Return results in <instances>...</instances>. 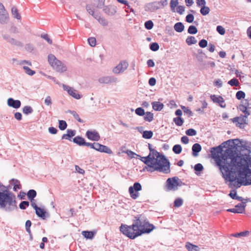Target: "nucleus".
<instances>
[{
    "label": "nucleus",
    "instance_id": "4468645a",
    "mask_svg": "<svg viewBox=\"0 0 251 251\" xmlns=\"http://www.w3.org/2000/svg\"><path fill=\"white\" fill-rule=\"evenodd\" d=\"M87 137L92 141H98L100 139V136L98 132L96 131L88 130L86 132Z\"/></svg>",
    "mask_w": 251,
    "mask_h": 251
},
{
    "label": "nucleus",
    "instance_id": "49530a36",
    "mask_svg": "<svg viewBox=\"0 0 251 251\" xmlns=\"http://www.w3.org/2000/svg\"><path fill=\"white\" fill-rule=\"evenodd\" d=\"M135 113L139 116H143L145 114V111L142 108L138 107L136 109Z\"/></svg>",
    "mask_w": 251,
    "mask_h": 251
},
{
    "label": "nucleus",
    "instance_id": "4be33fe9",
    "mask_svg": "<svg viewBox=\"0 0 251 251\" xmlns=\"http://www.w3.org/2000/svg\"><path fill=\"white\" fill-rule=\"evenodd\" d=\"M75 135V132L74 130H68L67 133L64 134L62 136V139H68L71 140L70 138L72 137H73Z\"/></svg>",
    "mask_w": 251,
    "mask_h": 251
},
{
    "label": "nucleus",
    "instance_id": "09e8293b",
    "mask_svg": "<svg viewBox=\"0 0 251 251\" xmlns=\"http://www.w3.org/2000/svg\"><path fill=\"white\" fill-rule=\"evenodd\" d=\"M217 31L218 32V33L223 35H224L225 34V28L221 25H218L217 26Z\"/></svg>",
    "mask_w": 251,
    "mask_h": 251
},
{
    "label": "nucleus",
    "instance_id": "6ab92c4d",
    "mask_svg": "<svg viewBox=\"0 0 251 251\" xmlns=\"http://www.w3.org/2000/svg\"><path fill=\"white\" fill-rule=\"evenodd\" d=\"M35 212L36 214L38 217L41 218L44 220L46 218V212L45 211L44 209L39 207L35 210Z\"/></svg>",
    "mask_w": 251,
    "mask_h": 251
},
{
    "label": "nucleus",
    "instance_id": "f704fd0d",
    "mask_svg": "<svg viewBox=\"0 0 251 251\" xmlns=\"http://www.w3.org/2000/svg\"><path fill=\"white\" fill-rule=\"evenodd\" d=\"M200 12L202 15L204 16L208 14L209 13L210 9L207 6H202Z\"/></svg>",
    "mask_w": 251,
    "mask_h": 251
},
{
    "label": "nucleus",
    "instance_id": "f257e3e1",
    "mask_svg": "<svg viewBox=\"0 0 251 251\" xmlns=\"http://www.w3.org/2000/svg\"><path fill=\"white\" fill-rule=\"evenodd\" d=\"M247 157L237 158L238 165L233 163L226 164V161L216 159V162L220 167L223 177L230 182V187L239 188L241 185L251 184V171L248 168Z\"/></svg>",
    "mask_w": 251,
    "mask_h": 251
},
{
    "label": "nucleus",
    "instance_id": "2eb2a0df",
    "mask_svg": "<svg viewBox=\"0 0 251 251\" xmlns=\"http://www.w3.org/2000/svg\"><path fill=\"white\" fill-rule=\"evenodd\" d=\"M64 89L67 91L69 95L76 99H79L81 98L80 95L77 93L76 90L74 89L69 86H64Z\"/></svg>",
    "mask_w": 251,
    "mask_h": 251
},
{
    "label": "nucleus",
    "instance_id": "bb28decb",
    "mask_svg": "<svg viewBox=\"0 0 251 251\" xmlns=\"http://www.w3.org/2000/svg\"><path fill=\"white\" fill-rule=\"evenodd\" d=\"M11 11H12V15L13 16V17L15 18H16L18 20L21 19V15L19 13L18 10L17 9V8L16 7H12V9H11Z\"/></svg>",
    "mask_w": 251,
    "mask_h": 251
},
{
    "label": "nucleus",
    "instance_id": "b1692460",
    "mask_svg": "<svg viewBox=\"0 0 251 251\" xmlns=\"http://www.w3.org/2000/svg\"><path fill=\"white\" fill-rule=\"evenodd\" d=\"M201 150V146L198 143L194 144L192 146V151L193 155H197V153L200 152Z\"/></svg>",
    "mask_w": 251,
    "mask_h": 251
},
{
    "label": "nucleus",
    "instance_id": "37998d69",
    "mask_svg": "<svg viewBox=\"0 0 251 251\" xmlns=\"http://www.w3.org/2000/svg\"><path fill=\"white\" fill-rule=\"evenodd\" d=\"M23 68L25 73L30 75H32L35 74V72L30 69L28 67L24 66Z\"/></svg>",
    "mask_w": 251,
    "mask_h": 251
},
{
    "label": "nucleus",
    "instance_id": "423d86ee",
    "mask_svg": "<svg viewBox=\"0 0 251 251\" xmlns=\"http://www.w3.org/2000/svg\"><path fill=\"white\" fill-rule=\"evenodd\" d=\"M48 62L51 67L59 73L67 71V67L60 60H58L53 54L48 55Z\"/></svg>",
    "mask_w": 251,
    "mask_h": 251
},
{
    "label": "nucleus",
    "instance_id": "79ce46f5",
    "mask_svg": "<svg viewBox=\"0 0 251 251\" xmlns=\"http://www.w3.org/2000/svg\"><path fill=\"white\" fill-rule=\"evenodd\" d=\"M185 133L186 135L188 136H195L197 134V131L193 128H189L187 129Z\"/></svg>",
    "mask_w": 251,
    "mask_h": 251
},
{
    "label": "nucleus",
    "instance_id": "680f3d73",
    "mask_svg": "<svg viewBox=\"0 0 251 251\" xmlns=\"http://www.w3.org/2000/svg\"><path fill=\"white\" fill-rule=\"evenodd\" d=\"M110 9H111V7L107 6L105 8V9L104 10L105 11V12L107 13L108 14H112L116 12V10L114 8H112V11H111L110 12Z\"/></svg>",
    "mask_w": 251,
    "mask_h": 251
},
{
    "label": "nucleus",
    "instance_id": "5701e85b",
    "mask_svg": "<svg viewBox=\"0 0 251 251\" xmlns=\"http://www.w3.org/2000/svg\"><path fill=\"white\" fill-rule=\"evenodd\" d=\"M11 181L13 182V190L14 191H17L18 190L21 189L22 186L19 180L13 178L11 180Z\"/></svg>",
    "mask_w": 251,
    "mask_h": 251
},
{
    "label": "nucleus",
    "instance_id": "864d4df0",
    "mask_svg": "<svg viewBox=\"0 0 251 251\" xmlns=\"http://www.w3.org/2000/svg\"><path fill=\"white\" fill-rule=\"evenodd\" d=\"M71 113L73 116L74 117V118L78 121L79 123H82L83 121L81 120V119L79 118V115L75 111H73L71 112Z\"/></svg>",
    "mask_w": 251,
    "mask_h": 251
},
{
    "label": "nucleus",
    "instance_id": "20e7f679",
    "mask_svg": "<svg viewBox=\"0 0 251 251\" xmlns=\"http://www.w3.org/2000/svg\"><path fill=\"white\" fill-rule=\"evenodd\" d=\"M0 207L8 211L17 208L16 196L2 184H0Z\"/></svg>",
    "mask_w": 251,
    "mask_h": 251
},
{
    "label": "nucleus",
    "instance_id": "4c0bfd02",
    "mask_svg": "<svg viewBox=\"0 0 251 251\" xmlns=\"http://www.w3.org/2000/svg\"><path fill=\"white\" fill-rule=\"evenodd\" d=\"M23 112L25 114H28L33 112L32 108L30 106H25L23 108Z\"/></svg>",
    "mask_w": 251,
    "mask_h": 251
},
{
    "label": "nucleus",
    "instance_id": "473e14b6",
    "mask_svg": "<svg viewBox=\"0 0 251 251\" xmlns=\"http://www.w3.org/2000/svg\"><path fill=\"white\" fill-rule=\"evenodd\" d=\"M240 110L242 112L245 113V115L244 116H246L247 118L250 115L249 111L247 109V107L245 105H241L240 106Z\"/></svg>",
    "mask_w": 251,
    "mask_h": 251
},
{
    "label": "nucleus",
    "instance_id": "393cba45",
    "mask_svg": "<svg viewBox=\"0 0 251 251\" xmlns=\"http://www.w3.org/2000/svg\"><path fill=\"white\" fill-rule=\"evenodd\" d=\"M73 141L79 146H83L85 144L84 139L80 136L75 137L73 139Z\"/></svg>",
    "mask_w": 251,
    "mask_h": 251
},
{
    "label": "nucleus",
    "instance_id": "2f4dec72",
    "mask_svg": "<svg viewBox=\"0 0 251 251\" xmlns=\"http://www.w3.org/2000/svg\"><path fill=\"white\" fill-rule=\"evenodd\" d=\"M82 234L86 238L92 239L94 236L92 231H83Z\"/></svg>",
    "mask_w": 251,
    "mask_h": 251
},
{
    "label": "nucleus",
    "instance_id": "dca6fc26",
    "mask_svg": "<svg viewBox=\"0 0 251 251\" xmlns=\"http://www.w3.org/2000/svg\"><path fill=\"white\" fill-rule=\"evenodd\" d=\"M7 104L10 107L17 109L21 106V102L19 100H15L12 98H9L7 100Z\"/></svg>",
    "mask_w": 251,
    "mask_h": 251
},
{
    "label": "nucleus",
    "instance_id": "c756f323",
    "mask_svg": "<svg viewBox=\"0 0 251 251\" xmlns=\"http://www.w3.org/2000/svg\"><path fill=\"white\" fill-rule=\"evenodd\" d=\"M153 136V132L151 130H146L143 133L142 136L145 139H151Z\"/></svg>",
    "mask_w": 251,
    "mask_h": 251
},
{
    "label": "nucleus",
    "instance_id": "39448f33",
    "mask_svg": "<svg viewBox=\"0 0 251 251\" xmlns=\"http://www.w3.org/2000/svg\"><path fill=\"white\" fill-rule=\"evenodd\" d=\"M221 155L219 156L216 159L222 160L226 161V164L233 163L238 165L240 161H237V158L238 157L242 158L245 156L247 157V163L248 168L251 167V156L248 154H242L241 153H237L233 148H226L225 150H222L221 152Z\"/></svg>",
    "mask_w": 251,
    "mask_h": 251
},
{
    "label": "nucleus",
    "instance_id": "9b49d317",
    "mask_svg": "<svg viewBox=\"0 0 251 251\" xmlns=\"http://www.w3.org/2000/svg\"><path fill=\"white\" fill-rule=\"evenodd\" d=\"M8 18V14L4 8V6L0 3V22L5 23Z\"/></svg>",
    "mask_w": 251,
    "mask_h": 251
},
{
    "label": "nucleus",
    "instance_id": "f3484780",
    "mask_svg": "<svg viewBox=\"0 0 251 251\" xmlns=\"http://www.w3.org/2000/svg\"><path fill=\"white\" fill-rule=\"evenodd\" d=\"M116 78H113L110 76H103L99 79V81L101 83L109 84L112 82H116Z\"/></svg>",
    "mask_w": 251,
    "mask_h": 251
},
{
    "label": "nucleus",
    "instance_id": "ddd939ff",
    "mask_svg": "<svg viewBox=\"0 0 251 251\" xmlns=\"http://www.w3.org/2000/svg\"><path fill=\"white\" fill-rule=\"evenodd\" d=\"M210 98L214 102L218 103L221 107H226V104L224 99L221 96L214 95H211Z\"/></svg>",
    "mask_w": 251,
    "mask_h": 251
},
{
    "label": "nucleus",
    "instance_id": "bf43d9fd",
    "mask_svg": "<svg viewBox=\"0 0 251 251\" xmlns=\"http://www.w3.org/2000/svg\"><path fill=\"white\" fill-rule=\"evenodd\" d=\"M41 37L46 40L50 44H52V40L50 38L49 35L47 34L42 35Z\"/></svg>",
    "mask_w": 251,
    "mask_h": 251
},
{
    "label": "nucleus",
    "instance_id": "58836bf2",
    "mask_svg": "<svg viewBox=\"0 0 251 251\" xmlns=\"http://www.w3.org/2000/svg\"><path fill=\"white\" fill-rule=\"evenodd\" d=\"M183 204V200L181 198H177L174 201V206L176 207H179Z\"/></svg>",
    "mask_w": 251,
    "mask_h": 251
},
{
    "label": "nucleus",
    "instance_id": "aec40b11",
    "mask_svg": "<svg viewBox=\"0 0 251 251\" xmlns=\"http://www.w3.org/2000/svg\"><path fill=\"white\" fill-rule=\"evenodd\" d=\"M185 246L188 251H199L200 250L198 246L189 242L186 243Z\"/></svg>",
    "mask_w": 251,
    "mask_h": 251
},
{
    "label": "nucleus",
    "instance_id": "c03bdc74",
    "mask_svg": "<svg viewBox=\"0 0 251 251\" xmlns=\"http://www.w3.org/2000/svg\"><path fill=\"white\" fill-rule=\"evenodd\" d=\"M178 4V0H171L170 7L172 11H175V8Z\"/></svg>",
    "mask_w": 251,
    "mask_h": 251
},
{
    "label": "nucleus",
    "instance_id": "f8f14e48",
    "mask_svg": "<svg viewBox=\"0 0 251 251\" xmlns=\"http://www.w3.org/2000/svg\"><path fill=\"white\" fill-rule=\"evenodd\" d=\"M245 211V205L243 203H239L234 208L228 209L227 211L234 213H243Z\"/></svg>",
    "mask_w": 251,
    "mask_h": 251
},
{
    "label": "nucleus",
    "instance_id": "338daca9",
    "mask_svg": "<svg viewBox=\"0 0 251 251\" xmlns=\"http://www.w3.org/2000/svg\"><path fill=\"white\" fill-rule=\"evenodd\" d=\"M45 103L47 105H50L51 104V99L50 97L48 96L46 97L45 100Z\"/></svg>",
    "mask_w": 251,
    "mask_h": 251
},
{
    "label": "nucleus",
    "instance_id": "7c9ffc66",
    "mask_svg": "<svg viewBox=\"0 0 251 251\" xmlns=\"http://www.w3.org/2000/svg\"><path fill=\"white\" fill-rule=\"evenodd\" d=\"M186 42L188 45H191L196 44L197 40L194 36H189L186 39Z\"/></svg>",
    "mask_w": 251,
    "mask_h": 251
},
{
    "label": "nucleus",
    "instance_id": "412c9836",
    "mask_svg": "<svg viewBox=\"0 0 251 251\" xmlns=\"http://www.w3.org/2000/svg\"><path fill=\"white\" fill-rule=\"evenodd\" d=\"M99 151L107 153L108 154H112V151L110 149H109L108 147L103 145H100Z\"/></svg>",
    "mask_w": 251,
    "mask_h": 251
},
{
    "label": "nucleus",
    "instance_id": "c85d7f7f",
    "mask_svg": "<svg viewBox=\"0 0 251 251\" xmlns=\"http://www.w3.org/2000/svg\"><path fill=\"white\" fill-rule=\"evenodd\" d=\"M36 192L33 189L30 190L27 194V196L29 200H30V201H32L33 200V199L36 197Z\"/></svg>",
    "mask_w": 251,
    "mask_h": 251
},
{
    "label": "nucleus",
    "instance_id": "72a5a7b5",
    "mask_svg": "<svg viewBox=\"0 0 251 251\" xmlns=\"http://www.w3.org/2000/svg\"><path fill=\"white\" fill-rule=\"evenodd\" d=\"M173 121L177 126H181L183 124V120L179 117L174 118Z\"/></svg>",
    "mask_w": 251,
    "mask_h": 251
},
{
    "label": "nucleus",
    "instance_id": "a878e982",
    "mask_svg": "<svg viewBox=\"0 0 251 251\" xmlns=\"http://www.w3.org/2000/svg\"><path fill=\"white\" fill-rule=\"evenodd\" d=\"M144 120L149 122H151L153 119V114L150 112L145 113Z\"/></svg>",
    "mask_w": 251,
    "mask_h": 251
},
{
    "label": "nucleus",
    "instance_id": "6e6d98bb",
    "mask_svg": "<svg viewBox=\"0 0 251 251\" xmlns=\"http://www.w3.org/2000/svg\"><path fill=\"white\" fill-rule=\"evenodd\" d=\"M94 18L96 19L99 23L100 24L105 25L106 24V22L105 19L100 17V16H99L98 15H97L96 16H94Z\"/></svg>",
    "mask_w": 251,
    "mask_h": 251
},
{
    "label": "nucleus",
    "instance_id": "c9c22d12",
    "mask_svg": "<svg viewBox=\"0 0 251 251\" xmlns=\"http://www.w3.org/2000/svg\"><path fill=\"white\" fill-rule=\"evenodd\" d=\"M173 151L175 153L179 154L182 151V148L180 145H176L173 147Z\"/></svg>",
    "mask_w": 251,
    "mask_h": 251
},
{
    "label": "nucleus",
    "instance_id": "69168bd1",
    "mask_svg": "<svg viewBox=\"0 0 251 251\" xmlns=\"http://www.w3.org/2000/svg\"><path fill=\"white\" fill-rule=\"evenodd\" d=\"M196 2L198 6L201 7L204 6L206 4L205 0H197Z\"/></svg>",
    "mask_w": 251,
    "mask_h": 251
},
{
    "label": "nucleus",
    "instance_id": "8fccbe9b",
    "mask_svg": "<svg viewBox=\"0 0 251 251\" xmlns=\"http://www.w3.org/2000/svg\"><path fill=\"white\" fill-rule=\"evenodd\" d=\"M159 48V45L157 43H153L150 45V49L152 51L157 50Z\"/></svg>",
    "mask_w": 251,
    "mask_h": 251
},
{
    "label": "nucleus",
    "instance_id": "1a4fd4ad",
    "mask_svg": "<svg viewBox=\"0 0 251 251\" xmlns=\"http://www.w3.org/2000/svg\"><path fill=\"white\" fill-rule=\"evenodd\" d=\"M247 118L246 116L241 115L240 116L231 119L230 121L235 124L237 126L240 128H243L247 124Z\"/></svg>",
    "mask_w": 251,
    "mask_h": 251
},
{
    "label": "nucleus",
    "instance_id": "0eeeda50",
    "mask_svg": "<svg viewBox=\"0 0 251 251\" xmlns=\"http://www.w3.org/2000/svg\"><path fill=\"white\" fill-rule=\"evenodd\" d=\"M142 189L141 185L138 182H135L133 186L129 188V193L130 197L134 200L136 199L139 197L138 191Z\"/></svg>",
    "mask_w": 251,
    "mask_h": 251
},
{
    "label": "nucleus",
    "instance_id": "e2e57ef3",
    "mask_svg": "<svg viewBox=\"0 0 251 251\" xmlns=\"http://www.w3.org/2000/svg\"><path fill=\"white\" fill-rule=\"evenodd\" d=\"M194 169L196 171H201L203 169V167L201 164L198 163L195 165Z\"/></svg>",
    "mask_w": 251,
    "mask_h": 251
},
{
    "label": "nucleus",
    "instance_id": "e433bc0d",
    "mask_svg": "<svg viewBox=\"0 0 251 251\" xmlns=\"http://www.w3.org/2000/svg\"><path fill=\"white\" fill-rule=\"evenodd\" d=\"M67 124L65 121L60 120L59 121V128L60 130H64L66 128Z\"/></svg>",
    "mask_w": 251,
    "mask_h": 251
},
{
    "label": "nucleus",
    "instance_id": "de8ad7c7",
    "mask_svg": "<svg viewBox=\"0 0 251 251\" xmlns=\"http://www.w3.org/2000/svg\"><path fill=\"white\" fill-rule=\"evenodd\" d=\"M89 45L92 47H95L96 45V39L94 37H90L88 39Z\"/></svg>",
    "mask_w": 251,
    "mask_h": 251
},
{
    "label": "nucleus",
    "instance_id": "7ed1b4c3",
    "mask_svg": "<svg viewBox=\"0 0 251 251\" xmlns=\"http://www.w3.org/2000/svg\"><path fill=\"white\" fill-rule=\"evenodd\" d=\"M150 151L147 157H142L141 160L148 165V171L151 172L158 171L165 174L170 172L169 162L165 156L160 154L155 150L152 149L151 144H149Z\"/></svg>",
    "mask_w": 251,
    "mask_h": 251
},
{
    "label": "nucleus",
    "instance_id": "cd10ccee",
    "mask_svg": "<svg viewBox=\"0 0 251 251\" xmlns=\"http://www.w3.org/2000/svg\"><path fill=\"white\" fill-rule=\"evenodd\" d=\"M176 31L181 32L184 30V25L181 23H177L174 25Z\"/></svg>",
    "mask_w": 251,
    "mask_h": 251
},
{
    "label": "nucleus",
    "instance_id": "603ef678",
    "mask_svg": "<svg viewBox=\"0 0 251 251\" xmlns=\"http://www.w3.org/2000/svg\"><path fill=\"white\" fill-rule=\"evenodd\" d=\"M153 26V24L151 21H148L145 23V26L148 29H151Z\"/></svg>",
    "mask_w": 251,
    "mask_h": 251
},
{
    "label": "nucleus",
    "instance_id": "4d7b16f0",
    "mask_svg": "<svg viewBox=\"0 0 251 251\" xmlns=\"http://www.w3.org/2000/svg\"><path fill=\"white\" fill-rule=\"evenodd\" d=\"M194 17L192 14H188L186 16V21L188 23H191L193 22Z\"/></svg>",
    "mask_w": 251,
    "mask_h": 251
},
{
    "label": "nucleus",
    "instance_id": "0e129e2a",
    "mask_svg": "<svg viewBox=\"0 0 251 251\" xmlns=\"http://www.w3.org/2000/svg\"><path fill=\"white\" fill-rule=\"evenodd\" d=\"M181 108L183 109L184 113H186L189 115V116H191L192 115V111L189 109L187 107L185 106H181Z\"/></svg>",
    "mask_w": 251,
    "mask_h": 251
},
{
    "label": "nucleus",
    "instance_id": "ea45409f",
    "mask_svg": "<svg viewBox=\"0 0 251 251\" xmlns=\"http://www.w3.org/2000/svg\"><path fill=\"white\" fill-rule=\"evenodd\" d=\"M197 32H198V30L195 26L190 25L188 29V32L189 34H194L197 33Z\"/></svg>",
    "mask_w": 251,
    "mask_h": 251
},
{
    "label": "nucleus",
    "instance_id": "3c124183",
    "mask_svg": "<svg viewBox=\"0 0 251 251\" xmlns=\"http://www.w3.org/2000/svg\"><path fill=\"white\" fill-rule=\"evenodd\" d=\"M29 202L27 201H23L19 205V207L22 209H25L26 207L29 206Z\"/></svg>",
    "mask_w": 251,
    "mask_h": 251
},
{
    "label": "nucleus",
    "instance_id": "13d9d810",
    "mask_svg": "<svg viewBox=\"0 0 251 251\" xmlns=\"http://www.w3.org/2000/svg\"><path fill=\"white\" fill-rule=\"evenodd\" d=\"M31 226V222L30 220H27L25 222V229L28 232H30V227Z\"/></svg>",
    "mask_w": 251,
    "mask_h": 251
},
{
    "label": "nucleus",
    "instance_id": "052dcab7",
    "mask_svg": "<svg viewBox=\"0 0 251 251\" xmlns=\"http://www.w3.org/2000/svg\"><path fill=\"white\" fill-rule=\"evenodd\" d=\"M10 43L12 44H13L14 45H16V46H23V44L19 41H17L14 39H12L11 41H10Z\"/></svg>",
    "mask_w": 251,
    "mask_h": 251
},
{
    "label": "nucleus",
    "instance_id": "5fc2aeb1",
    "mask_svg": "<svg viewBox=\"0 0 251 251\" xmlns=\"http://www.w3.org/2000/svg\"><path fill=\"white\" fill-rule=\"evenodd\" d=\"M207 41L206 40L202 39L199 42V45L200 47L203 48L207 46Z\"/></svg>",
    "mask_w": 251,
    "mask_h": 251
},
{
    "label": "nucleus",
    "instance_id": "a18cd8bd",
    "mask_svg": "<svg viewBox=\"0 0 251 251\" xmlns=\"http://www.w3.org/2000/svg\"><path fill=\"white\" fill-rule=\"evenodd\" d=\"M228 83L231 86H238L239 84L238 80L236 78L231 79L230 80L228 81Z\"/></svg>",
    "mask_w": 251,
    "mask_h": 251
},
{
    "label": "nucleus",
    "instance_id": "9d476101",
    "mask_svg": "<svg viewBox=\"0 0 251 251\" xmlns=\"http://www.w3.org/2000/svg\"><path fill=\"white\" fill-rule=\"evenodd\" d=\"M128 66V64L126 61H121L116 67H115L113 72L115 74H120L124 72Z\"/></svg>",
    "mask_w": 251,
    "mask_h": 251
},
{
    "label": "nucleus",
    "instance_id": "774afa93",
    "mask_svg": "<svg viewBox=\"0 0 251 251\" xmlns=\"http://www.w3.org/2000/svg\"><path fill=\"white\" fill-rule=\"evenodd\" d=\"M185 8L183 6L179 5L177 8V12L180 14H182L184 11Z\"/></svg>",
    "mask_w": 251,
    "mask_h": 251
},
{
    "label": "nucleus",
    "instance_id": "a211bd4d",
    "mask_svg": "<svg viewBox=\"0 0 251 251\" xmlns=\"http://www.w3.org/2000/svg\"><path fill=\"white\" fill-rule=\"evenodd\" d=\"M152 108L155 111H161L164 107L162 103L159 101H154L151 103Z\"/></svg>",
    "mask_w": 251,
    "mask_h": 251
},
{
    "label": "nucleus",
    "instance_id": "6e6552de",
    "mask_svg": "<svg viewBox=\"0 0 251 251\" xmlns=\"http://www.w3.org/2000/svg\"><path fill=\"white\" fill-rule=\"evenodd\" d=\"M178 178L174 177L169 178L166 181V187L168 190H176L178 186Z\"/></svg>",
    "mask_w": 251,
    "mask_h": 251
},
{
    "label": "nucleus",
    "instance_id": "a19ab883",
    "mask_svg": "<svg viewBox=\"0 0 251 251\" xmlns=\"http://www.w3.org/2000/svg\"><path fill=\"white\" fill-rule=\"evenodd\" d=\"M236 97L238 100H241L245 97V93L242 91H238L236 94Z\"/></svg>",
    "mask_w": 251,
    "mask_h": 251
},
{
    "label": "nucleus",
    "instance_id": "f03ea898",
    "mask_svg": "<svg viewBox=\"0 0 251 251\" xmlns=\"http://www.w3.org/2000/svg\"><path fill=\"white\" fill-rule=\"evenodd\" d=\"M154 228V226L149 223L146 216L140 214L134 217L132 225L128 226L122 224L120 230L130 239H134L143 234L149 233Z\"/></svg>",
    "mask_w": 251,
    "mask_h": 251
}]
</instances>
